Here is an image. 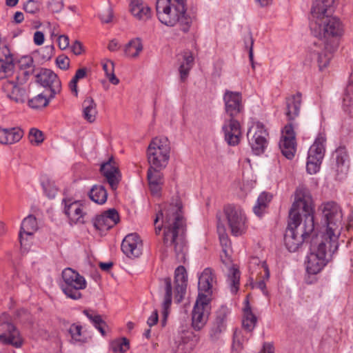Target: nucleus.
<instances>
[{"label":"nucleus","instance_id":"1","mask_svg":"<svg viewBox=\"0 0 353 353\" xmlns=\"http://www.w3.org/2000/svg\"><path fill=\"white\" fill-rule=\"evenodd\" d=\"M336 0H314L311 9L312 21L310 30L319 41L310 48L309 56L317 62L320 70L330 63L334 48L323 41L330 38H339L343 35L344 27L341 20L330 16L334 12Z\"/></svg>","mask_w":353,"mask_h":353},{"label":"nucleus","instance_id":"2","mask_svg":"<svg viewBox=\"0 0 353 353\" xmlns=\"http://www.w3.org/2000/svg\"><path fill=\"white\" fill-rule=\"evenodd\" d=\"M314 205L308 189L299 187L294 193L293 202L289 212L288 226L284 236V242L290 252H296L303 242L311 241L318 236L314 225Z\"/></svg>","mask_w":353,"mask_h":353},{"label":"nucleus","instance_id":"3","mask_svg":"<svg viewBox=\"0 0 353 353\" xmlns=\"http://www.w3.org/2000/svg\"><path fill=\"white\" fill-rule=\"evenodd\" d=\"M223 99L225 114L222 130L225 141L228 145L234 146L239 143L242 136L241 125L238 121L244 109L242 95L239 92L226 90Z\"/></svg>","mask_w":353,"mask_h":353},{"label":"nucleus","instance_id":"4","mask_svg":"<svg viewBox=\"0 0 353 353\" xmlns=\"http://www.w3.org/2000/svg\"><path fill=\"white\" fill-rule=\"evenodd\" d=\"M336 249L331 246L330 240H324V238L318 236H312L310 241V254L307 256L306 270L309 274L319 273L327 264L334 254Z\"/></svg>","mask_w":353,"mask_h":353},{"label":"nucleus","instance_id":"5","mask_svg":"<svg viewBox=\"0 0 353 353\" xmlns=\"http://www.w3.org/2000/svg\"><path fill=\"white\" fill-rule=\"evenodd\" d=\"M319 210L326 223L325 232L319 236L324 238V240H330L331 246L336 249L339 246V237L342 230L341 208L334 201H327L320 205Z\"/></svg>","mask_w":353,"mask_h":353},{"label":"nucleus","instance_id":"6","mask_svg":"<svg viewBox=\"0 0 353 353\" xmlns=\"http://www.w3.org/2000/svg\"><path fill=\"white\" fill-rule=\"evenodd\" d=\"M161 216L163 218V244L167 248L176 250V205L171 203L161 210L154 219L156 224Z\"/></svg>","mask_w":353,"mask_h":353},{"label":"nucleus","instance_id":"7","mask_svg":"<svg viewBox=\"0 0 353 353\" xmlns=\"http://www.w3.org/2000/svg\"><path fill=\"white\" fill-rule=\"evenodd\" d=\"M170 145L166 137H155L147 149L149 165L152 168H165L170 159Z\"/></svg>","mask_w":353,"mask_h":353},{"label":"nucleus","instance_id":"8","mask_svg":"<svg viewBox=\"0 0 353 353\" xmlns=\"http://www.w3.org/2000/svg\"><path fill=\"white\" fill-rule=\"evenodd\" d=\"M63 282L60 286L68 298L78 300L81 298L80 292L87 286L85 278L74 270L67 268L62 272Z\"/></svg>","mask_w":353,"mask_h":353},{"label":"nucleus","instance_id":"9","mask_svg":"<svg viewBox=\"0 0 353 353\" xmlns=\"http://www.w3.org/2000/svg\"><path fill=\"white\" fill-rule=\"evenodd\" d=\"M231 234L239 236L246 232L248 228L247 217L240 206L227 205L223 209Z\"/></svg>","mask_w":353,"mask_h":353},{"label":"nucleus","instance_id":"10","mask_svg":"<svg viewBox=\"0 0 353 353\" xmlns=\"http://www.w3.org/2000/svg\"><path fill=\"white\" fill-rule=\"evenodd\" d=\"M188 251L187 217L183 210V204L178 199V263H187Z\"/></svg>","mask_w":353,"mask_h":353},{"label":"nucleus","instance_id":"11","mask_svg":"<svg viewBox=\"0 0 353 353\" xmlns=\"http://www.w3.org/2000/svg\"><path fill=\"white\" fill-rule=\"evenodd\" d=\"M325 135L319 134L308 150L306 170L310 174H316L320 169L325 154Z\"/></svg>","mask_w":353,"mask_h":353},{"label":"nucleus","instance_id":"12","mask_svg":"<svg viewBox=\"0 0 353 353\" xmlns=\"http://www.w3.org/2000/svg\"><path fill=\"white\" fill-rule=\"evenodd\" d=\"M196 18V11L192 1L178 0V30L188 32Z\"/></svg>","mask_w":353,"mask_h":353},{"label":"nucleus","instance_id":"13","mask_svg":"<svg viewBox=\"0 0 353 353\" xmlns=\"http://www.w3.org/2000/svg\"><path fill=\"white\" fill-rule=\"evenodd\" d=\"M210 303L205 297L196 298L192 312V326L195 330H201L206 324L211 311Z\"/></svg>","mask_w":353,"mask_h":353},{"label":"nucleus","instance_id":"14","mask_svg":"<svg viewBox=\"0 0 353 353\" xmlns=\"http://www.w3.org/2000/svg\"><path fill=\"white\" fill-rule=\"evenodd\" d=\"M157 15L161 23L168 27L176 24V0H157Z\"/></svg>","mask_w":353,"mask_h":353},{"label":"nucleus","instance_id":"15","mask_svg":"<svg viewBox=\"0 0 353 353\" xmlns=\"http://www.w3.org/2000/svg\"><path fill=\"white\" fill-rule=\"evenodd\" d=\"M37 81L50 92V97L54 98L61 91V83L57 74L50 69L43 68L36 76Z\"/></svg>","mask_w":353,"mask_h":353},{"label":"nucleus","instance_id":"16","mask_svg":"<svg viewBox=\"0 0 353 353\" xmlns=\"http://www.w3.org/2000/svg\"><path fill=\"white\" fill-rule=\"evenodd\" d=\"M268 134L261 123L253 125L248 132L250 145L254 153L259 155L264 152L267 145L266 137Z\"/></svg>","mask_w":353,"mask_h":353},{"label":"nucleus","instance_id":"17","mask_svg":"<svg viewBox=\"0 0 353 353\" xmlns=\"http://www.w3.org/2000/svg\"><path fill=\"white\" fill-rule=\"evenodd\" d=\"M11 79H6L2 85V90L7 97L17 103H23L28 99L26 90L18 83V74H13Z\"/></svg>","mask_w":353,"mask_h":353},{"label":"nucleus","instance_id":"18","mask_svg":"<svg viewBox=\"0 0 353 353\" xmlns=\"http://www.w3.org/2000/svg\"><path fill=\"white\" fill-rule=\"evenodd\" d=\"M279 148L284 157L288 159L294 158L296 150L295 133L292 123L286 125L282 131Z\"/></svg>","mask_w":353,"mask_h":353},{"label":"nucleus","instance_id":"19","mask_svg":"<svg viewBox=\"0 0 353 353\" xmlns=\"http://www.w3.org/2000/svg\"><path fill=\"white\" fill-rule=\"evenodd\" d=\"M216 283V276L213 270L210 268L204 269L199 276L197 298L205 297L212 301L213 288Z\"/></svg>","mask_w":353,"mask_h":353},{"label":"nucleus","instance_id":"20","mask_svg":"<svg viewBox=\"0 0 353 353\" xmlns=\"http://www.w3.org/2000/svg\"><path fill=\"white\" fill-rule=\"evenodd\" d=\"M64 204L63 212L70 220V223L83 224L85 223V212L83 210V207L77 201H73L72 199L64 198L62 200Z\"/></svg>","mask_w":353,"mask_h":353},{"label":"nucleus","instance_id":"21","mask_svg":"<svg viewBox=\"0 0 353 353\" xmlns=\"http://www.w3.org/2000/svg\"><path fill=\"white\" fill-rule=\"evenodd\" d=\"M142 241L135 233L127 235L121 243L123 252L130 258L139 256L142 253Z\"/></svg>","mask_w":353,"mask_h":353},{"label":"nucleus","instance_id":"22","mask_svg":"<svg viewBox=\"0 0 353 353\" xmlns=\"http://www.w3.org/2000/svg\"><path fill=\"white\" fill-rule=\"evenodd\" d=\"M101 172L109 183L111 188L114 190L117 188L121 179L118 166L113 157L101 164Z\"/></svg>","mask_w":353,"mask_h":353},{"label":"nucleus","instance_id":"23","mask_svg":"<svg viewBox=\"0 0 353 353\" xmlns=\"http://www.w3.org/2000/svg\"><path fill=\"white\" fill-rule=\"evenodd\" d=\"M1 327L3 332L0 334V341L5 344H11L16 347H21L22 339L17 328L8 322L2 323Z\"/></svg>","mask_w":353,"mask_h":353},{"label":"nucleus","instance_id":"24","mask_svg":"<svg viewBox=\"0 0 353 353\" xmlns=\"http://www.w3.org/2000/svg\"><path fill=\"white\" fill-rule=\"evenodd\" d=\"M302 103V94L298 92L285 98V114L289 121L295 119L300 113Z\"/></svg>","mask_w":353,"mask_h":353},{"label":"nucleus","instance_id":"25","mask_svg":"<svg viewBox=\"0 0 353 353\" xmlns=\"http://www.w3.org/2000/svg\"><path fill=\"white\" fill-rule=\"evenodd\" d=\"M130 11L135 19L141 21L149 20L152 15L150 8L143 0H131Z\"/></svg>","mask_w":353,"mask_h":353},{"label":"nucleus","instance_id":"26","mask_svg":"<svg viewBox=\"0 0 353 353\" xmlns=\"http://www.w3.org/2000/svg\"><path fill=\"white\" fill-rule=\"evenodd\" d=\"M163 282L164 294L162 301V323L164 325L170 313V307L172 302V287L170 278L166 277L163 279Z\"/></svg>","mask_w":353,"mask_h":353},{"label":"nucleus","instance_id":"27","mask_svg":"<svg viewBox=\"0 0 353 353\" xmlns=\"http://www.w3.org/2000/svg\"><path fill=\"white\" fill-rule=\"evenodd\" d=\"M230 310L226 306H221L216 312V316L211 330V336L216 338L226 330V323Z\"/></svg>","mask_w":353,"mask_h":353},{"label":"nucleus","instance_id":"28","mask_svg":"<svg viewBox=\"0 0 353 353\" xmlns=\"http://www.w3.org/2000/svg\"><path fill=\"white\" fill-rule=\"evenodd\" d=\"M163 169L152 168L150 165L148 170L147 178L149 188L153 195H158L161 189L162 176L161 170Z\"/></svg>","mask_w":353,"mask_h":353},{"label":"nucleus","instance_id":"29","mask_svg":"<svg viewBox=\"0 0 353 353\" xmlns=\"http://www.w3.org/2000/svg\"><path fill=\"white\" fill-rule=\"evenodd\" d=\"M338 176L342 178L349 168L348 154L345 148H339L334 154Z\"/></svg>","mask_w":353,"mask_h":353},{"label":"nucleus","instance_id":"30","mask_svg":"<svg viewBox=\"0 0 353 353\" xmlns=\"http://www.w3.org/2000/svg\"><path fill=\"white\" fill-rule=\"evenodd\" d=\"M243 327L248 332H251L256 326L257 318L252 311L248 297L244 301V307L243 309Z\"/></svg>","mask_w":353,"mask_h":353},{"label":"nucleus","instance_id":"31","mask_svg":"<svg viewBox=\"0 0 353 353\" xmlns=\"http://www.w3.org/2000/svg\"><path fill=\"white\" fill-rule=\"evenodd\" d=\"M218 233L219 236V241L222 247V251L225 254V259H223V256L221 255V260L222 263L226 266H230L232 264V260L228 251L230 250L231 241L228 237V235L225 233V230L223 226L218 225L217 227Z\"/></svg>","mask_w":353,"mask_h":353},{"label":"nucleus","instance_id":"32","mask_svg":"<svg viewBox=\"0 0 353 353\" xmlns=\"http://www.w3.org/2000/svg\"><path fill=\"white\" fill-rule=\"evenodd\" d=\"M181 63L179 68L180 79L182 82L185 81L188 77L189 72L194 65V57L190 51H185L181 54Z\"/></svg>","mask_w":353,"mask_h":353},{"label":"nucleus","instance_id":"33","mask_svg":"<svg viewBox=\"0 0 353 353\" xmlns=\"http://www.w3.org/2000/svg\"><path fill=\"white\" fill-rule=\"evenodd\" d=\"M188 272L183 265L178 266V302L188 296Z\"/></svg>","mask_w":353,"mask_h":353},{"label":"nucleus","instance_id":"34","mask_svg":"<svg viewBox=\"0 0 353 353\" xmlns=\"http://www.w3.org/2000/svg\"><path fill=\"white\" fill-rule=\"evenodd\" d=\"M23 134V131L20 129L0 128V142L3 144H12L19 141L22 138Z\"/></svg>","mask_w":353,"mask_h":353},{"label":"nucleus","instance_id":"35","mask_svg":"<svg viewBox=\"0 0 353 353\" xmlns=\"http://www.w3.org/2000/svg\"><path fill=\"white\" fill-rule=\"evenodd\" d=\"M143 46L141 38L137 37L130 40L125 46V54L130 58H137L143 51Z\"/></svg>","mask_w":353,"mask_h":353},{"label":"nucleus","instance_id":"36","mask_svg":"<svg viewBox=\"0 0 353 353\" xmlns=\"http://www.w3.org/2000/svg\"><path fill=\"white\" fill-rule=\"evenodd\" d=\"M249 268L253 274H261L265 278H270V271L265 261H261L257 257L251 258L249 262Z\"/></svg>","mask_w":353,"mask_h":353},{"label":"nucleus","instance_id":"37","mask_svg":"<svg viewBox=\"0 0 353 353\" xmlns=\"http://www.w3.org/2000/svg\"><path fill=\"white\" fill-rule=\"evenodd\" d=\"M90 199L98 204H103L107 201L108 193L103 185H94L89 192Z\"/></svg>","mask_w":353,"mask_h":353},{"label":"nucleus","instance_id":"38","mask_svg":"<svg viewBox=\"0 0 353 353\" xmlns=\"http://www.w3.org/2000/svg\"><path fill=\"white\" fill-rule=\"evenodd\" d=\"M272 199V195L267 192H262L258 197L256 203L253 208V211L256 215L261 216L265 212Z\"/></svg>","mask_w":353,"mask_h":353},{"label":"nucleus","instance_id":"39","mask_svg":"<svg viewBox=\"0 0 353 353\" xmlns=\"http://www.w3.org/2000/svg\"><path fill=\"white\" fill-rule=\"evenodd\" d=\"M83 108L84 118L90 123L93 122L97 114L96 104L94 100L90 97H87L83 103Z\"/></svg>","mask_w":353,"mask_h":353},{"label":"nucleus","instance_id":"40","mask_svg":"<svg viewBox=\"0 0 353 353\" xmlns=\"http://www.w3.org/2000/svg\"><path fill=\"white\" fill-rule=\"evenodd\" d=\"M68 331L73 343L86 342L87 336L85 332L82 331V326L81 325L73 323L70 325Z\"/></svg>","mask_w":353,"mask_h":353},{"label":"nucleus","instance_id":"41","mask_svg":"<svg viewBox=\"0 0 353 353\" xmlns=\"http://www.w3.org/2000/svg\"><path fill=\"white\" fill-rule=\"evenodd\" d=\"M53 98L50 97V93H41L28 101V105L32 108L38 109L46 107L48 105L50 100Z\"/></svg>","mask_w":353,"mask_h":353},{"label":"nucleus","instance_id":"42","mask_svg":"<svg viewBox=\"0 0 353 353\" xmlns=\"http://www.w3.org/2000/svg\"><path fill=\"white\" fill-rule=\"evenodd\" d=\"M240 272L238 269L232 266L229 268L228 282L232 293H236L239 288Z\"/></svg>","mask_w":353,"mask_h":353},{"label":"nucleus","instance_id":"43","mask_svg":"<svg viewBox=\"0 0 353 353\" xmlns=\"http://www.w3.org/2000/svg\"><path fill=\"white\" fill-rule=\"evenodd\" d=\"M83 314L91 321L94 327L101 332L103 336L105 335V323L102 320L101 316L96 314L93 311L85 310Z\"/></svg>","mask_w":353,"mask_h":353},{"label":"nucleus","instance_id":"44","mask_svg":"<svg viewBox=\"0 0 353 353\" xmlns=\"http://www.w3.org/2000/svg\"><path fill=\"white\" fill-rule=\"evenodd\" d=\"M37 230V223L34 216L29 215L23 220L20 232H26V235H33Z\"/></svg>","mask_w":353,"mask_h":353},{"label":"nucleus","instance_id":"45","mask_svg":"<svg viewBox=\"0 0 353 353\" xmlns=\"http://www.w3.org/2000/svg\"><path fill=\"white\" fill-rule=\"evenodd\" d=\"M103 69L109 81L113 85H117L119 79L115 76L114 72V63L112 61H107L103 63Z\"/></svg>","mask_w":353,"mask_h":353},{"label":"nucleus","instance_id":"46","mask_svg":"<svg viewBox=\"0 0 353 353\" xmlns=\"http://www.w3.org/2000/svg\"><path fill=\"white\" fill-rule=\"evenodd\" d=\"M343 105L346 107L353 108V73L350 78L343 97Z\"/></svg>","mask_w":353,"mask_h":353},{"label":"nucleus","instance_id":"47","mask_svg":"<svg viewBox=\"0 0 353 353\" xmlns=\"http://www.w3.org/2000/svg\"><path fill=\"white\" fill-rule=\"evenodd\" d=\"M114 353H124L129 349V342L125 338L116 340L111 344Z\"/></svg>","mask_w":353,"mask_h":353},{"label":"nucleus","instance_id":"48","mask_svg":"<svg viewBox=\"0 0 353 353\" xmlns=\"http://www.w3.org/2000/svg\"><path fill=\"white\" fill-rule=\"evenodd\" d=\"M28 139L32 145H39L44 140L43 132L37 128L30 129L28 134Z\"/></svg>","mask_w":353,"mask_h":353},{"label":"nucleus","instance_id":"49","mask_svg":"<svg viewBox=\"0 0 353 353\" xmlns=\"http://www.w3.org/2000/svg\"><path fill=\"white\" fill-rule=\"evenodd\" d=\"M114 225H112L110 219H108L103 214L99 216L94 222V226L100 230H109Z\"/></svg>","mask_w":353,"mask_h":353},{"label":"nucleus","instance_id":"50","mask_svg":"<svg viewBox=\"0 0 353 353\" xmlns=\"http://www.w3.org/2000/svg\"><path fill=\"white\" fill-rule=\"evenodd\" d=\"M23 9L27 14H36L40 10V3L34 0H28L24 4Z\"/></svg>","mask_w":353,"mask_h":353},{"label":"nucleus","instance_id":"51","mask_svg":"<svg viewBox=\"0 0 353 353\" xmlns=\"http://www.w3.org/2000/svg\"><path fill=\"white\" fill-rule=\"evenodd\" d=\"M14 65L5 63L0 61V79H9L14 74Z\"/></svg>","mask_w":353,"mask_h":353},{"label":"nucleus","instance_id":"52","mask_svg":"<svg viewBox=\"0 0 353 353\" xmlns=\"http://www.w3.org/2000/svg\"><path fill=\"white\" fill-rule=\"evenodd\" d=\"M269 278H265L261 274L256 275V281L252 284V288H257L262 291L263 294L265 296L268 294V292L266 290V284L265 281H268Z\"/></svg>","mask_w":353,"mask_h":353},{"label":"nucleus","instance_id":"53","mask_svg":"<svg viewBox=\"0 0 353 353\" xmlns=\"http://www.w3.org/2000/svg\"><path fill=\"white\" fill-rule=\"evenodd\" d=\"M19 237L21 248L28 250L32 243L33 235H26V232H19Z\"/></svg>","mask_w":353,"mask_h":353},{"label":"nucleus","instance_id":"54","mask_svg":"<svg viewBox=\"0 0 353 353\" xmlns=\"http://www.w3.org/2000/svg\"><path fill=\"white\" fill-rule=\"evenodd\" d=\"M102 214L108 219H110L112 225H116L119 221V214L115 209H109L108 210L104 212Z\"/></svg>","mask_w":353,"mask_h":353},{"label":"nucleus","instance_id":"55","mask_svg":"<svg viewBox=\"0 0 353 353\" xmlns=\"http://www.w3.org/2000/svg\"><path fill=\"white\" fill-rule=\"evenodd\" d=\"M56 63L57 66L61 70H67L70 66V59L64 54L58 56Z\"/></svg>","mask_w":353,"mask_h":353},{"label":"nucleus","instance_id":"56","mask_svg":"<svg viewBox=\"0 0 353 353\" xmlns=\"http://www.w3.org/2000/svg\"><path fill=\"white\" fill-rule=\"evenodd\" d=\"M57 41L59 47L61 50H65L69 46V38L67 35H59L57 38Z\"/></svg>","mask_w":353,"mask_h":353},{"label":"nucleus","instance_id":"57","mask_svg":"<svg viewBox=\"0 0 353 353\" xmlns=\"http://www.w3.org/2000/svg\"><path fill=\"white\" fill-rule=\"evenodd\" d=\"M112 10L110 8H108L103 13L100 14L101 21L106 23L112 21Z\"/></svg>","mask_w":353,"mask_h":353},{"label":"nucleus","instance_id":"58","mask_svg":"<svg viewBox=\"0 0 353 353\" xmlns=\"http://www.w3.org/2000/svg\"><path fill=\"white\" fill-rule=\"evenodd\" d=\"M43 189L46 195L50 199L54 198L57 193V189L50 184L43 185Z\"/></svg>","mask_w":353,"mask_h":353},{"label":"nucleus","instance_id":"59","mask_svg":"<svg viewBox=\"0 0 353 353\" xmlns=\"http://www.w3.org/2000/svg\"><path fill=\"white\" fill-rule=\"evenodd\" d=\"M34 43L37 46H41L44 43L45 37L44 34L41 31H36L34 34Z\"/></svg>","mask_w":353,"mask_h":353},{"label":"nucleus","instance_id":"60","mask_svg":"<svg viewBox=\"0 0 353 353\" xmlns=\"http://www.w3.org/2000/svg\"><path fill=\"white\" fill-rule=\"evenodd\" d=\"M72 52L75 55H79L83 52V45L79 41H75L71 46Z\"/></svg>","mask_w":353,"mask_h":353},{"label":"nucleus","instance_id":"61","mask_svg":"<svg viewBox=\"0 0 353 353\" xmlns=\"http://www.w3.org/2000/svg\"><path fill=\"white\" fill-rule=\"evenodd\" d=\"M194 337L193 332L190 330H187L185 332H183L181 336V343H188L191 340H192Z\"/></svg>","mask_w":353,"mask_h":353},{"label":"nucleus","instance_id":"62","mask_svg":"<svg viewBox=\"0 0 353 353\" xmlns=\"http://www.w3.org/2000/svg\"><path fill=\"white\" fill-rule=\"evenodd\" d=\"M159 319V315L158 312L157 310H155L151 314V316L148 319L147 324L149 327H152L157 322Z\"/></svg>","mask_w":353,"mask_h":353},{"label":"nucleus","instance_id":"63","mask_svg":"<svg viewBox=\"0 0 353 353\" xmlns=\"http://www.w3.org/2000/svg\"><path fill=\"white\" fill-rule=\"evenodd\" d=\"M50 6H51V10L53 11V12H59L60 11L62 8H63V3L61 2V1H53L51 3H50Z\"/></svg>","mask_w":353,"mask_h":353},{"label":"nucleus","instance_id":"64","mask_svg":"<svg viewBox=\"0 0 353 353\" xmlns=\"http://www.w3.org/2000/svg\"><path fill=\"white\" fill-rule=\"evenodd\" d=\"M346 229L347 231L353 230V210L350 212L347 217Z\"/></svg>","mask_w":353,"mask_h":353}]
</instances>
